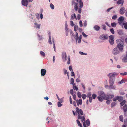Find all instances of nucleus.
<instances>
[{
	"label": "nucleus",
	"mask_w": 127,
	"mask_h": 127,
	"mask_svg": "<svg viewBox=\"0 0 127 127\" xmlns=\"http://www.w3.org/2000/svg\"><path fill=\"white\" fill-rule=\"evenodd\" d=\"M126 11V10L125 8L123 7H121L120 10V13L121 14H123Z\"/></svg>",
	"instance_id": "nucleus-13"
},
{
	"label": "nucleus",
	"mask_w": 127,
	"mask_h": 127,
	"mask_svg": "<svg viewBox=\"0 0 127 127\" xmlns=\"http://www.w3.org/2000/svg\"><path fill=\"white\" fill-rule=\"evenodd\" d=\"M116 42L117 45V47L114 48L112 51V54L114 55H117L119 54L120 51L122 52L123 50L124 43L123 41L121 39L116 40Z\"/></svg>",
	"instance_id": "nucleus-1"
},
{
	"label": "nucleus",
	"mask_w": 127,
	"mask_h": 127,
	"mask_svg": "<svg viewBox=\"0 0 127 127\" xmlns=\"http://www.w3.org/2000/svg\"><path fill=\"white\" fill-rule=\"evenodd\" d=\"M40 54L41 55L42 57H44L45 56V53L43 51L40 52Z\"/></svg>",
	"instance_id": "nucleus-32"
},
{
	"label": "nucleus",
	"mask_w": 127,
	"mask_h": 127,
	"mask_svg": "<svg viewBox=\"0 0 127 127\" xmlns=\"http://www.w3.org/2000/svg\"><path fill=\"white\" fill-rule=\"evenodd\" d=\"M86 125L88 126H89L90 125V122L89 119H87L86 120Z\"/></svg>",
	"instance_id": "nucleus-27"
},
{
	"label": "nucleus",
	"mask_w": 127,
	"mask_h": 127,
	"mask_svg": "<svg viewBox=\"0 0 127 127\" xmlns=\"http://www.w3.org/2000/svg\"><path fill=\"white\" fill-rule=\"evenodd\" d=\"M109 41L111 45H113L114 43V37L113 35H111L109 37Z\"/></svg>",
	"instance_id": "nucleus-5"
},
{
	"label": "nucleus",
	"mask_w": 127,
	"mask_h": 127,
	"mask_svg": "<svg viewBox=\"0 0 127 127\" xmlns=\"http://www.w3.org/2000/svg\"><path fill=\"white\" fill-rule=\"evenodd\" d=\"M72 4H74V8L75 10L76 11H77L78 9V4L76 2H75L74 1H72Z\"/></svg>",
	"instance_id": "nucleus-10"
},
{
	"label": "nucleus",
	"mask_w": 127,
	"mask_h": 127,
	"mask_svg": "<svg viewBox=\"0 0 127 127\" xmlns=\"http://www.w3.org/2000/svg\"><path fill=\"white\" fill-rule=\"evenodd\" d=\"M98 95L99 96L97 97L98 100L100 101H102L106 95L104 92L102 91H99L98 92Z\"/></svg>",
	"instance_id": "nucleus-2"
},
{
	"label": "nucleus",
	"mask_w": 127,
	"mask_h": 127,
	"mask_svg": "<svg viewBox=\"0 0 127 127\" xmlns=\"http://www.w3.org/2000/svg\"><path fill=\"white\" fill-rule=\"evenodd\" d=\"M66 24H65V30L66 31V32H68V29L67 28V23L66 21Z\"/></svg>",
	"instance_id": "nucleus-30"
},
{
	"label": "nucleus",
	"mask_w": 127,
	"mask_h": 127,
	"mask_svg": "<svg viewBox=\"0 0 127 127\" xmlns=\"http://www.w3.org/2000/svg\"><path fill=\"white\" fill-rule=\"evenodd\" d=\"M102 26L103 27H102V29H103L104 30H106V27L105 25H102Z\"/></svg>",
	"instance_id": "nucleus-63"
},
{
	"label": "nucleus",
	"mask_w": 127,
	"mask_h": 127,
	"mask_svg": "<svg viewBox=\"0 0 127 127\" xmlns=\"http://www.w3.org/2000/svg\"><path fill=\"white\" fill-rule=\"evenodd\" d=\"M118 100L119 101L121 102L123 99V97L121 96H117Z\"/></svg>",
	"instance_id": "nucleus-23"
},
{
	"label": "nucleus",
	"mask_w": 127,
	"mask_h": 127,
	"mask_svg": "<svg viewBox=\"0 0 127 127\" xmlns=\"http://www.w3.org/2000/svg\"><path fill=\"white\" fill-rule=\"evenodd\" d=\"M34 25L35 26H36V27H35L37 28L38 29H39L40 28V25L39 24H37L36 23V22H35L34 23Z\"/></svg>",
	"instance_id": "nucleus-26"
},
{
	"label": "nucleus",
	"mask_w": 127,
	"mask_h": 127,
	"mask_svg": "<svg viewBox=\"0 0 127 127\" xmlns=\"http://www.w3.org/2000/svg\"><path fill=\"white\" fill-rule=\"evenodd\" d=\"M79 53L80 54L82 55H86L87 54H85V53L82 52H79Z\"/></svg>",
	"instance_id": "nucleus-61"
},
{
	"label": "nucleus",
	"mask_w": 127,
	"mask_h": 127,
	"mask_svg": "<svg viewBox=\"0 0 127 127\" xmlns=\"http://www.w3.org/2000/svg\"><path fill=\"white\" fill-rule=\"evenodd\" d=\"M114 81L115 79L110 78L109 82L110 85H113Z\"/></svg>",
	"instance_id": "nucleus-17"
},
{
	"label": "nucleus",
	"mask_w": 127,
	"mask_h": 127,
	"mask_svg": "<svg viewBox=\"0 0 127 127\" xmlns=\"http://www.w3.org/2000/svg\"><path fill=\"white\" fill-rule=\"evenodd\" d=\"M72 95L73 96V98L74 99V100H77L76 99V95L75 94H74L73 95Z\"/></svg>",
	"instance_id": "nucleus-57"
},
{
	"label": "nucleus",
	"mask_w": 127,
	"mask_h": 127,
	"mask_svg": "<svg viewBox=\"0 0 127 127\" xmlns=\"http://www.w3.org/2000/svg\"><path fill=\"white\" fill-rule=\"evenodd\" d=\"M77 2L79 3L80 6V8H82L83 6V3L81 0H76Z\"/></svg>",
	"instance_id": "nucleus-15"
},
{
	"label": "nucleus",
	"mask_w": 127,
	"mask_h": 127,
	"mask_svg": "<svg viewBox=\"0 0 127 127\" xmlns=\"http://www.w3.org/2000/svg\"><path fill=\"white\" fill-rule=\"evenodd\" d=\"M118 33L120 35H122L123 34V32L121 30L119 31L118 32Z\"/></svg>",
	"instance_id": "nucleus-42"
},
{
	"label": "nucleus",
	"mask_w": 127,
	"mask_h": 127,
	"mask_svg": "<svg viewBox=\"0 0 127 127\" xmlns=\"http://www.w3.org/2000/svg\"><path fill=\"white\" fill-rule=\"evenodd\" d=\"M49 43L50 44H52V42L51 41V36L49 35V39L48 40Z\"/></svg>",
	"instance_id": "nucleus-41"
},
{
	"label": "nucleus",
	"mask_w": 127,
	"mask_h": 127,
	"mask_svg": "<svg viewBox=\"0 0 127 127\" xmlns=\"http://www.w3.org/2000/svg\"><path fill=\"white\" fill-rule=\"evenodd\" d=\"M118 74L117 73H111L108 74V76L109 77V78H111L115 79V77L118 75Z\"/></svg>",
	"instance_id": "nucleus-4"
},
{
	"label": "nucleus",
	"mask_w": 127,
	"mask_h": 127,
	"mask_svg": "<svg viewBox=\"0 0 127 127\" xmlns=\"http://www.w3.org/2000/svg\"><path fill=\"white\" fill-rule=\"evenodd\" d=\"M77 124L79 126H80V127H82V126L81 124L80 123V121L78 120H76Z\"/></svg>",
	"instance_id": "nucleus-25"
},
{
	"label": "nucleus",
	"mask_w": 127,
	"mask_h": 127,
	"mask_svg": "<svg viewBox=\"0 0 127 127\" xmlns=\"http://www.w3.org/2000/svg\"><path fill=\"white\" fill-rule=\"evenodd\" d=\"M111 26L112 27H115L116 26V23L115 22L112 23Z\"/></svg>",
	"instance_id": "nucleus-31"
},
{
	"label": "nucleus",
	"mask_w": 127,
	"mask_h": 127,
	"mask_svg": "<svg viewBox=\"0 0 127 127\" xmlns=\"http://www.w3.org/2000/svg\"><path fill=\"white\" fill-rule=\"evenodd\" d=\"M76 110L78 114V119H81V115L82 116L83 114V111L81 109H79V108L77 107L76 108Z\"/></svg>",
	"instance_id": "nucleus-3"
},
{
	"label": "nucleus",
	"mask_w": 127,
	"mask_h": 127,
	"mask_svg": "<svg viewBox=\"0 0 127 127\" xmlns=\"http://www.w3.org/2000/svg\"><path fill=\"white\" fill-rule=\"evenodd\" d=\"M112 101L110 100H108L106 101V103L107 104H109L110 103V101Z\"/></svg>",
	"instance_id": "nucleus-58"
},
{
	"label": "nucleus",
	"mask_w": 127,
	"mask_h": 127,
	"mask_svg": "<svg viewBox=\"0 0 127 127\" xmlns=\"http://www.w3.org/2000/svg\"><path fill=\"white\" fill-rule=\"evenodd\" d=\"M94 28L95 30L97 31L99 30L100 27L96 25L94 27Z\"/></svg>",
	"instance_id": "nucleus-20"
},
{
	"label": "nucleus",
	"mask_w": 127,
	"mask_h": 127,
	"mask_svg": "<svg viewBox=\"0 0 127 127\" xmlns=\"http://www.w3.org/2000/svg\"><path fill=\"white\" fill-rule=\"evenodd\" d=\"M110 31L112 34H114V31L113 28L110 29Z\"/></svg>",
	"instance_id": "nucleus-43"
},
{
	"label": "nucleus",
	"mask_w": 127,
	"mask_h": 127,
	"mask_svg": "<svg viewBox=\"0 0 127 127\" xmlns=\"http://www.w3.org/2000/svg\"><path fill=\"white\" fill-rule=\"evenodd\" d=\"M114 81L115 79L110 78L109 82L110 85H113Z\"/></svg>",
	"instance_id": "nucleus-18"
},
{
	"label": "nucleus",
	"mask_w": 127,
	"mask_h": 127,
	"mask_svg": "<svg viewBox=\"0 0 127 127\" xmlns=\"http://www.w3.org/2000/svg\"><path fill=\"white\" fill-rule=\"evenodd\" d=\"M119 120L121 121L122 122H123V116L121 115L119 116Z\"/></svg>",
	"instance_id": "nucleus-36"
},
{
	"label": "nucleus",
	"mask_w": 127,
	"mask_h": 127,
	"mask_svg": "<svg viewBox=\"0 0 127 127\" xmlns=\"http://www.w3.org/2000/svg\"><path fill=\"white\" fill-rule=\"evenodd\" d=\"M70 25L72 26L73 27V26H74V24L73 23V22L72 21H70Z\"/></svg>",
	"instance_id": "nucleus-52"
},
{
	"label": "nucleus",
	"mask_w": 127,
	"mask_h": 127,
	"mask_svg": "<svg viewBox=\"0 0 127 127\" xmlns=\"http://www.w3.org/2000/svg\"><path fill=\"white\" fill-rule=\"evenodd\" d=\"M117 96H116L113 99V100L114 101H116L118 100Z\"/></svg>",
	"instance_id": "nucleus-48"
},
{
	"label": "nucleus",
	"mask_w": 127,
	"mask_h": 127,
	"mask_svg": "<svg viewBox=\"0 0 127 127\" xmlns=\"http://www.w3.org/2000/svg\"><path fill=\"white\" fill-rule=\"evenodd\" d=\"M114 96L112 95H106L104 99L105 100H108L109 99H111L113 98Z\"/></svg>",
	"instance_id": "nucleus-9"
},
{
	"label": "nucleus",
	"mask_w": 127,
	"mask_h": 127,
	"mask_svg": "<svg viewBox=\"0 0 127 127\" xmlns=\"http://www.w3.org/2000/svg\"><path fill=\"white\" fill-rule=\"evenodd\" d=\"M69 69L70 71L72 70V69L71 66H69Z\"/></svg>",
	"instance_id": "nucleus-64"
},
{
	"label": "nucleus",
	"mask_w": 127,
	"mask_h": 127,
	"mask_svg": "<svg viewBox=\"0 0 127 127\" xmlns=\"http://www.w3.org/2000/svg\"><path fill=\"white\" fill-rule=\"evenodd\" d=\"M82 34L83 36L84 37H86L87 36V35H86L84 32H83Z\"/></svg>",
	"instance_id": "nucleus-60"
},
{
	"label": "nucleus",
	"mask_w": 127,
	"mask_h": 127,
	"mask_svg": "<svg viewBox=\"0 0 127 127\" xmlns=\"http://www.w3.org/2000/svg\"><path fill=\"white\" fill-rule=\"evenodd\" d=\"M76 102L78 106H79V104L81 105L82 104V100L81 99H79L78 100H76Z\"/></svg>",
	"instance_id": "nucleus-16"
},
{
	"label": "nucleus",
	"mask_w": 127,
	"mask_h": 127,
	"mask_svg": "<svg viewBox=\"0 0 127 127\" xmlns=\"http://www.w3.org/2000/svg\"><path fill=\"white\" fill-rule=\"evenodd\" d=\"M126 102V101L125 100H124L120 103V104L121 106H123L125 104Z\"/></svg>",
	"instance_id": "nucleus-28"
},
{
	"label": "nucleus",
	"mask_w": 127,
	"mask_h": 127,
	"mask_svg": "<svg viewBox=\"0 0 127 127\" xmlns=\"http://www.w3.org/2000/svg\"><path fill=\"white\" fill-rule=\"evenodd\" d=\"M122 25L124 26V27L125 29H127V23H124Z\"/></svg>",
	"instance_id": "nucleus-34"
},
{
	"label": "nucleus",
	"mask_w": 127,
	"mask_h": 127,
	"mask_svg": "<svg viewBox=\"0 0 127 127\" xmlns=\"http://www.w3.org/2000/svg\"><path fill=\"white\" fill-rule=\"evenodd\" d=\"M76 41L78 40L79 39L78 35V33L76 32V37L75 38Z\"/></svg>",
	"instance_id": "nucleus-33"
},
{
	"label": "nucleus",
	"mask_w": 127,
	"mask_h": 127,
	"mask_svg": "<svg viewBox=\"0 0 127 127\" xmlns=\"http://www.w3.org/2000/svg\"><path fill=\"white\" fill-rule=\"evenodd\" d=\"M92 97H89V102H91L92 101Z\"/></svg>",
	"instance_id": "nucleus-59"
},
{
	"label": "nucleus",
	"mask_w": 127,
	"mask_h": 127,
	"mask_svg": "<svg viewBox=\"0 0 127 127\" xmlns=\"http://www.w3.org/2000/svg\"><path fill=\"white\" fill-rule=\"evenodd\" d=\"M46 73V71L45 69H42L41 70V74L42 76H44L45 75Z\"/></svg>",
	"instance_id": "nucleus-14"
},
{
	"label": "nucleus",
	"mask_w": 127,
	"mask_h": 127,
	"mask_svg": "<svg viewBox=\"0 0 127 127\" xmlns=\"http://www.w3.org/2000/svg\"><path fill=\"white\" fill-rule=\"evenodd\" d=\"M70 94L72 95H74L73 94V89L71 90H70Z\"/></svg>",
	"instance_id": "nucleus-53"
},
{
	"label": "nucleus",
	"mask_w": 127,
	"mask_h": 127,
	"mask_svg": "<svg viewBox=\"0 0 127 127\" xmlns=\"http://www.w3.org/2000/svg\"><path fill=\"white\" fill-rule=\"evenodd\" d=\"M62 105V104L59 102H58V107H61Z\"/></svg>",
	"instance_id": "nucleus-50"
},
{
	"label": "nucleus",
	"mask_w": 127,
	"mask_h": 127,
	"mask_svg": "<svg viewBox=\"0 0 127 127\" xmlns=\"http://www.w3.org/2000/svg\"><path fill=\"white\" fill-rule=\"evenodd\" d=\"M124 1L123 0H119L117 2V3L118 4H121V6H123Z\"/></svg>",
	"instance_id": "nucleus-19"
},
{
	"label": "nucleus",
	"mask_w": 127,
	"mask_h": 127,
	"mask_svg": "<svg viewBox=\"0 0 127 127\" xmlns=\"http://www.w3.org/2000/svg\"><path fill=\"white\" fill-rule=\"evenodd\" d=\"M81 119V121L83 122V125L84 127H87L85 124V118L84 116H81L80 117Z\"/></svg>",
	"instance_id": "nucleus-12"
},
{
	"label": "nucleus",
	"mask_w": 127,
	"mask_h": 127,
	"mask_svg": "<svg viewBox=\"0 0 127 127\" xmlns=\"http://www.w3.org/2000/svg\"><path fill=\"white\" fill-rule=\"evenodd\" d=\"M109 88L110 89H115L116 88V87L115 86H113V85H110Z\"/></svg>",
	"instance_id": "nucleus-24"
},
{
	"label": "nucleus",
	"mask_w": 127,
	"mask_h": 127,
	"mask_svg": "<svg viewBox=\"0 0 127 127\" xmlns=\"http://www.w3.org/2000/svg\"><path fill=\"white\" fill-rule=\"evenodd\" d=\"M124 20V17L123 16H120L118 19V20L119 23L120 25H121L123 23V22Z\"/></svg>",
	"instance_id": "nucleus-8"
},
{
	"label": "nucleus",
	"mask_w": 127,
	"mask_h": 127,
	"mask_svg": "<svg viewBox=\"0 0 127 127\" xmlns=\"http://www.w3.org/2000/svg\"><path fill=\"white\" fill-rule=\"evenodd\" d=\"M82 38V35H81L79 36V39L78 42L79 43H80L81 42Z\"/></svg>",
	"instance_id": "nucleus-40"
},
{
	"label": "nucleus",
	"mask_w": 127,
	"mask_h": 127,
	"mask_svg": "<svg viewBox=\"0 0 127 127\" xmlns=\"http://www.w3.org/2000/svg\"><path fill=\"white\" fill-rule=\"evenodd\" d=\"M50 7L52 9H53L54 8V5L52 3L50 4Z\"/></svg>",
	"instance_id": "nucleus-44"
},
{
	"label": "nucleus",
	"mask_w": 127,
	"mask_h": 127,
	"mask_svg": "<svg viewBox=\"0 0 127 127\" xmlns=\"http://www.w3.org/2000/svg\"><path fill=\"white\" fill-rule=\"evenodd\" d=\"M70 84H74V79L73 78H72L70 80Z\"/></svg>",
	"instance_id": "nucleus-37"
},
{
	"label": "nucleus",
	"mask_w": 127,
	"mask_h": 127,
	"mask_svg": "<svg viewBox=\"0 0 127 127\" xmlns=\"http://www.w3.org/2000/svg\"><path fill=\"white\" fill-rule=\"evenodd\" d=\"M123 109L124 112H126L127 111V105L126 104H125L123 108Z\"/></svg>",
	"instance_id": "nucleus-21"
},
{
	"label": "nucleus",
	"mask_w": 127,
	"mask_h": 127,
	"mask_svg": "<svg viewBox=\"0 0 127 127\" xmlns=\"http://www.w3.org/2000/svg\"><path fill=\"white\" fill-rule=\"evenodd\" d=\"M80 17L81 15L79 14H78L77 16V18L78 20H79L80 19Z\"/></svg>",
	"instance_id": "nucleus-51"
},
{
	"label": "nucleus",
	"mask_w": 127,
	"mask_h": 127,
	"mask_svg": "<svg viewBox=\"0 0 127 127\" xmlns=\"http://www.w3.org/2000/svg\"><path fill=\"white\" fill-rule=\"evenodd\" d=\"M108 36L107 35H104L103 34L100 35L99 36V38L101 39L105 40L107 39L108 38Z\"/></svg>",
	"instance_id": "nucleus-6"
},
{
	"label": "nucleus",
	"mask_w": 127,
	"mask_h": 127,
	"mask_svg": "<svg viewBox=\"0 0 127 127\" xmlns=\"http://www.w3.org/2000/svg\"><path fill=\"white\" fill-rule=\"evenodd\" d=\"M96 96V95L95 94H93L92 95V97L94 99H95V97Z\"/></svg>",
	"instance_id": "nucleus-49"
},
{
	"label": "nucleus",
	"mask_w": 127,
	"mask_h": 127,
	"mask_svg": "<svg viewBox=\"0 0 127 127\" xmlns=\"http://www.w3.org/2000/svg\"><path fill=\"white\" fill-rule=\"evenodd\" d=\"M77 95L78 97L79 98H81V93L80 92H78L77 93Z\"/></svg>",
	"instance_id": "nucleus-38"
},
{
	"label": "nucleus",
	"mask_w": 127,
	"mask_h": 127,
	"mask_svg": "<svg viewBox=\"0 0 127 127\" xmlns=\"http://www.w3.org/2000/svg\"><path fill=\"white\" fill-rule=\"evenodd\" d=\"M67 64H69L70 63V58H69V56L68 58V61L67 62Z\"/></svg>",
	"instance_id": "nucleus-55"
},
{
	"label": "nucleus",
	"mask_w": 127,
	"mask_h": 127,
	"mask_svg": "<svg viewBox=\"0 0 127 127\" xmlns=\"http://www.w3.org/2000/svg\"><path fill=\"white\" fill-rule=\"evenodd\" d=\"M35 15L36 18L38 19H39V14L38 13H35Z\"/></svg>",
	"instance_id": "nucleus-45"
},
{
	"label": "nucleus",
	"mask_w": 127,
	"mask_h": 127,
	"mask_svg": "<svg viewBox=\"0 0 127 127\" xmlns=\"http://www.w3.org/2000/svg\"><path fill=\"white\" fill-rule=\"evenodd\" d=\"M74 18L76 19V17L75 14L74 13L73 15H72L71 16V20H73Z\"/></svg>",
	"instance_id": "nucleus-22"
},
{
	"label": "nucleus",
	"mask_w": 127,
	"mask_h": 127,
	"mask_svg": "<svg viewBox=\"0 0 127 127\" xmlns=\"http://www.w3.org/2000/svg\"><path fill=\"white\" fill-rule=\"evenodd\" d=\"M75 84H74L73 85V89L74 90H76V91H77L78 90V88L76 87V86H74V85H75Z\"/></svg>",
	"instance_id": "nucleus-47"
},
{
	"label": "nucleus",
	"mask_w": 127,
	"mask_h": 127,
	"mask_svg": "<svg viewBox=\"0 0 127 127\" xmlns=\"http://www.w3.org/2000/svg\"><path fill=\"white\" fill-rule=\"evenodd\" d=\"M116 102H113L111 104V106L112 107L114 106L116 104Z\"/></svg>",
	"instance_id": "nucleus-39"
},
{
	"label": "nucleus",
	"mask_w": 127,
	"mask_h": 127,
	"mask_svg": "<svg viewBox=\"0 0 127 127\" xmlns=\"http://www.w3.org/2000/svg\"><path fill=\"white\" fill-rule=\"evenodd\" d=\"M79 23L80 24V26L81 27H82L83 26V24L81 21H80Z\"/></svg>",
	"instance_id": "nucleus-54"
},
{
	"label": "nucleus",
	"mask_w": 127,
	"mask_h": 127,
	"mask_svg": "<svg viewBox=\"0 0 127 127\" xmlns=\"http://www.w3.org/2000/svg\"><path fill=\"white\" fill-rule=\"evenodd\" d=\"M127 57H125L124 58L122 59V61L124 62H127Z\"/></svg>",
	"instance_id": "nucleus-29"
},
{
	"label": "nucleus",
	"mask_w": 127,
	"mask_h": 127,
	"mask_svg": "<svg viewBox=\"0 0 127 127\" xmlns=\"http://www.w3.org/2000/svg\"><path fill=\"white\" fill-rule=\"evenodd\" d=\"M120 93L121 95H124L125 94V93L124 92L122 91H120Z\"/></svg>",
	"instance_id": "nucleus-56"
},
{
	"label": "nucleus",
	"mask_w": 127,
	"mask_h": 127,
	"mask_svg": "<svg viewBox=\"0 0 127 127\" xmlns=\"http://www.w3.org/2000/svg\"><path fill=\"white\" fill-rule=\"evenodd\" d=\"M117 15H115L112 17V19L114 20H116L117 19Z\"/></svg>",
	"instance_id": "nucleus-46"
},
{
	"label": "nucleus",
	"mask_w": 127,
	"mask_h": 127,
	"mask_svg": "<svg viewBox=\"0 0 127 127\" xmlns=\"http://www.w3.org/2000/svg\"><path fill=\"white\" fill-rule=\"evenodd\" d=\"M28 2L27 0H22L21 2L22 5L27 7L28 5Z\"/></svg>",
	"instance_id": "nucleus-11"
},
{
	"label": "nucleus",
	"mask_w": 127,
	"mask_h": 127,
	"mask_svg": "<svg viewBox=\"0 0 127 127\" xmlns=\"http://www.w3.org/2000/svg\"><path fill=\"white\" fill-rule=\"evenodd\" d=\"M91 94L90 93H88L87 95V97H91L90 96H91Z\"/></svg>",
	"instance_id": "nucleus-62"
},
{
	"label": "nucleus",
	"mask_w": 127,
	"mask_h": 127,
	"mask_svg": "<svg viewBox=\"0 0 127 127\" xmlns=\"http://www.w3.org/2000/svg\"><path fill=\"white\" fill-rule=\"evenodd\" d=\"M62 57L63 60L64 61H66V58L67 57V56L66 53L65 52H64L62 53Z\"/></svg>",
	"instance_id": "nucleus-7"
},
{
	"label": "nucleus",
	"mask_w": 127,
	"mask_h": 127,
	"mask_svg": "<svg viewBox=\"0 0 127 127\" xmlns=\"http://www.w3.org/2000/svg\"><path fill=\"white\" fill-rule=\"evenodd\" d=\"M87 97L86 95L84 94H83L82 95V98L83 99H85Z\"/></svg>",
	"instance_id": "nucleus-35"
}]
</instances>
